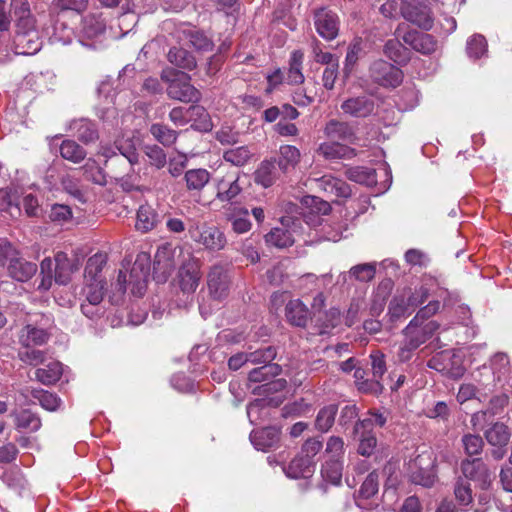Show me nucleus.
<instances>
[{
    "instance_id": "nucleus-40",
    "label": "nucleus",
    "mask_w": 512,
    "mask_h": 512,
    "mask_svg": "<svg viewBox=\"0 0 512 512\" xmlns=\"http://www.w3.org/2000/svg\"><path fill=\"white\" fill-rule=\"evenodd\" d=\"M31 395L43 409L50 412L57 411L62 405V400L57 394L43 389H33Z\"/></svg>"
},
{
    "instance_id": "nucleus-37",
    "label": "nucleus",
    "mask_w": 512,
    "mask_h": 512,
    "mask_svg": "<svg viewBox=\"0 0 512 512\" xmlns=\"http://www.w3.org/2000/svg\"><path fill=\"white\" fill-rule=\"evenodd\" d=\"M60 155L74 164L82 162L87 155L86 150L74 140H64L60 145Z\"/></svg>"
},
{
    "instance_id": "nucleus-45",
    "label": "nucleus",
    "mask_w": 512,
    "mask_h": 512,
    "mask_svg": "<svg viewBox=\"0 0 512 512\" xmlns=\"http://www.w3.org/2000/svg\"><path fill=\"white\" fill-rule=\"evenodd\" d=\"M157 222V215L153 208L148 205H142L137 212L136 229L142 232L150 231Z\"/></svg>"
},
{
    "instance_id": "nucleus-16",
    "label": "nucleus",
    "mask_w": 512,
    "mask_h": 512,
    "mask_svg": "<svg viewBox=\"0 0 512 512\" xmlns=\"http://www.w3.org/2000/svg\"><path fill=\"white\" fill-rule=\"evenodd\" d=\"M178 277L180 288L183 292H195L201 278L198 261L190 258L188 261L184 262L179 269Z\"/></svg>"
},
{
    "instance_id": "nucleus-26",
    "label": "nucleus",
    "mask_w": 512,
    "mask_h": 512,
    "mask_svg": "<svg viewBox=\"0 0 512 512\" xmlns=\"http://www.w3.org/2000/svg\"><path fill=\"white\" fill-rule=\"evenodd\" d=\"M167 60L172 65L183 70H193L197 66V61L194 55L186 49L178 46H173L167 53Z\"/></svg>"
},
{
    "instance_id": "nucleus-20",
    "label": "nucleus",
    "mask_w": 512,
    "mask_h": 512,
    "mask_svg": "<svg viewBox=\"0 0 512 512\" xmlns=\"http://www.w3.org/2000/svg\"><path fill=\"white\" fill-rule=\"evenodd\" d=\"M283 470L289 478H309L315 471V461L309 460L308 458L299 454L294 457L290 463L283 468Z\"/></svg>"
},
{
    "instance_id": "nucleus-32",
    "label": "nucleus",
    "mask_w": 512,
    "mask_h": 512,
    "mask_svg": "<svg viewBox=\"0 0 512 512\" xmlns=\"http://www.w3.org/2000/svg\"><path fill=\"white\" fill-rule=\"evenodd\" d=\"M320 187L328 194L336 197H349L351 189L349 185L341 179L332 176H323L320 179Z\"/></svg>"
},
{
    "instance_id": "nucleus-8",
    "label": "nucleus",
    "mask_w": 512,
    "mask_h": 512,
    "mask_svg": "<svg viewBox=\"0 0 512 512\" xmlns=\"http://www.w3.org/2000/svg\"><path fill=\"white\" fill-rule=\"evenodd\" d=\"M485 439L488 444L495 447L492 450V456L496 460H500L505 455V447L511 438L510 428L503 422H494L484 431Z\"/></svg>"
},
{
    "instance_id": "nucleus-18",
    "label": "nucleus",
    "mask_w": 512,
    "mask_h": 512,
    "mask_svg": "<svg viewBox=\"0 0 512 512\" xmlns=\"http://www.w3.org/2000/svg\"><path fill=\"white\" fill-rule=\"evenodd\" d=\"M341 109L351 117L365 118L374 112L375 103L370 97L362 95L346 99L342 102Z\"/></svg>"
},
{
    "instance_id": "nucleus-30",
    "label": "nucleus",
    "mask_w": 512,
    "mask_h": 512,
    "mask_svg": "<svg viewBox=\"0 0 512 512\" xmlns=\"http://www.w3.org/2000/svg\"><path fill=\"white\" fill-rule=\"evenodd\" d=\"M106 263V254L96 253L89 257L84 270V281H105L101 272Z\"/></svg>"
},
{
    "instance_id": "nucleus-50",
    "label": "nucleus",
    "mask_w": 512,
    "mask_h": 512,
    "mask_svg": "<svg viewBox=\"0 0 512 512\" xmlns=\"http://www.w3.org/2000/svg\"><path fill=\"white\" fill-rule=\"evenodd\" d=\"M189 43L198 51L209 52L213 50V41L202 31L190 30L187 33Z\"/></svg>"
},
{
    "instance_id": "nucleus-31",
    "label": "nucleus",
    "mask_w": 512,
    "mask_h": 512,
    "mask_svg": "<svg viewBox=\"0 0 512 512\" xmlns=\"http://www.w3.org/2000/svg\"><path fill=\"white\" fill-rule=\"evenodd\" d=\"M62 373V364L59 361H52L45 367L36 369L35 379L43 385L50 386L61 378Z\"/></svg>"
},
{
    "instance_id": "nucleus-59",
    "label": "nucleus",
    "mask_w": 512,
    "mask_h": 512,
    "mask_svg": "<svg viewBox=\"0 0 512 512\" xmlns=\"http://www.w3.org/2000/svg\"><path fill=\"white\" fill-rule=\"evenodd\" d=\"M18 357L23 363L31 366H37L45 361V353L33 347L19 350Z\"/></svg>"
},
{
    "instance_id": "nucleus-54",
    "label": "nucleus",
    "mask_w": 512,
    "mask_h": 512,
    "mask_svg": "<svg viewBox=\"0 0 512 512\" xmlns=\"http://www.w3.org/2000/svg\"><path fill=\"white\" fill-rule=\"evenodd\" d=\"M345 448L341 437L331 436L326 443L325 455L327 459H338L342 461Z\"/></svg>"
},
{
    "instance_id": "nucleus-44",
    "label": "nucleus",
    "mask_w": 512,
    "mask_h": 512,
    "mask_svg": "<svg viewBox=\"0 0 512 512\" xmlns=\"http://www.w3.org/2000/svg\"><path fill=\"white\" fill-rule=\"evenodd\" d=\"M338 407L335 404L321 408L316 416L315 427L321 432H327L334 424Z\"/></svg>"
},
{
    "instance_id": "nucleus-55",
    "label": "nucleus",
    "mask_w": 512,
    "mask_h": 512,
    "mask_svg": "<svg viewBox=\"0 0 512 512\" xmlns=\"http://www.w3.org/2000/svg\"><path fill=\"white\" fill-rule=\"evenodd\" d=\"M41 268V281L38 285L39 290L47 291L51 288L54 274H53V261L51 258H45L40 264Z\"/></svg>"
},
{
    "instance_id": "nucleus-3",
    "label": "nucleus",
    "mask_w": 512,
    "mask_h": 512,
    "mask_svg": "<svg viewBox=\"0 0 512 512\" xmlns=\"http://www.w3.org/2000/svg\"><path fill=\"white\" fill-rule=\"evenodd\" d=\"M190 237L209 252H218L225 248L227 239L224 232L216 225L206 222L189 229Z\"/></svg>"
},
{
    "instance_id": "nucleus-28",
    "label": "nucleus",
    "mask_w": 512,
    "mask_h": 512,
    "mask_svg": "<svg viewBox=\"0 0 512 512\" xmlns=\"http://www.w3.org/2000/svg\"><path fill=\"white\" fill-rule=\"evenodd\" d=\"M279 178L275 161H263L254 173V180L264 188L271 187Z\"/></svg>"
},
{
    "instance_id": "nucleus-52",
    "label": "nucleus",
    "mask_w": 512,
    "mask_h": 512,
    "mask_svg": "<svg viewBox=\"0 0 512 512\" xmlns=\"http://www.w3.org/2000/svg\"><path fill=\"white\" fill-rule=\"evenodd\" d=\"M117 151H119L130 163V165H133L137 163L138 157L137 154L134 151H123L121 147L118 146H111L108 144H100L98 154L105 157L106 161L113 156L117 155Z\"/></svg>"
},
{
    "instance_id": "nucleus-12",
    "label": "nucleus",
    "mask_w": 512,
    "mask_h": 512,
    "mask_svg": "<svg viewBox=\"0 0 512 512\" xmlns=\"http://www.w3.org/2000/svg\"><path fill=\"white\" fill-rule=\"evenodd\" d=\"M216 199L232 203L242 192L243 185L238 173H228L217 181Z\"/></svg>"
},
{
    "instance_id": "nucleus-33",
    "label": "nucleus",
    "mask_w": 512,
    "mask_h": 512,
    "mask_svg": "<svg viewBox=\"0 0 512 512\" xmlns=\"http://www.w3.org/2000/svg\"><path fill=\"white\" fill-rule=\"evenodd\" d=\"M304 53L301 50H294L289 59L287 80L290 84L299 85L305 80L302 73Z\"/></svg>"
},
{
    "instance_id": "nucleus-10",
    "label": "nucleus",
    "mask_w": 512,
    "mask_h": 512,
    "mask_svg": "<svg viewBox=\"0 0 512 512\" xmlns=\"http://www.w3.org/2000/svg\"><path fill=\"white\" fill-rule=\"evenodd\" d=\"M401 13L407 21L424 30H429L433 26L430 8L418 0H406V3L401 8Z\"/></svg>"
},
{
    "instance_id": "nucleus-15",
    "label": "nucleus",
    "mask_w": 512,
    "mask_h": 512,
    "mask_svg": "<svg viewBox=\"0 0 512 512\" xmlns=\"http://www.w3.org/2000/svg\"><path fill=\"white\" fill-rule=\"evenodd\" d=\"M79 269L78 259L69 258L66 253L58 252L53 261L54 281L60 285L70 282L71 276Z\"/></svg>"
},
{
    "instance_id": "nucleus-46",
    "label": "nucleus",
    "mask_w": 512,
    "mask_h": 512,
    "mask_svg": "<svg viewBox=\"0 0 512 512\" xmlns=\"http://www.w3.org/2000/svg\"><path fill=\"white\" fill-rule=\"evenodd\" d=\"M0 210L8 212L12 217L20 213L19 197L16 191L0 189Z\"/></svg>"
},
{
    "instance_id": "nucleus-19",
    "label": "nucleus",
    "mask_w": 512,
    "mask_h": 512,
    "mask_svg": "<svg viewBox=\"0 0 512 512\" xmlns=\"http://www.w3.org/2000/svg\"><path fill=\"white\" fill-rule=\"evenodd\" d=\"M7 270L12 279L18 282H26L35 275L37 265L20 257L17 251L14 257L11 258Z\"/></svg>"
},
{
    "instance_id": "nucleus-53",
    "label": "nucleus",
    "mask_w": 512,
    "mask_h": 512,
    "mask_svg": "<svg viewBox=\"0 0 512 512\" xmlns=\"http://www.w3.org/2000/svg\"><path fill=\"white\" fill-rule=\"evenodd\" d=\"M276 355L277 352L273 346H267L248 353L250 363L263 365L272 364L271 362L276 358Z\"/></svg>"
},
{
    "instance_id": "nucleus-21",
    "label": "nucleus",
    "mask_w": 512,
    "mask_h": 512,
    "mask_svg": "<svg viewBox=\"0 0 512 512\" xmlns=\"http://www.w3.org/2000/svg\"><path fill=\"white\" fill-rule=\"evenodd\" d=\"M285 317L291 325L305 327L310 320V311L300 299H292L285 306Z\"/></svg>"
},
{
    "instance_id": "nucleus-58",
    "label": "nucleus",
    "mask_w": 512,
    "mask_h": 512,
    "mask_svg": "<svg viewBox=\"0 0 512 512\" xmlns=\"http://www.w3.org/2000/svg\"><path fill=\"white\" fill-rule=\"evenodd\" d=\"M362 53V40L355 38L348 46L344 70L349 73Z\"/></svg>"
},
{
    "instance_id": "nucleus-51",
    "label": "nucleus",
    "mask_w": 512,
    "mask_h": 512,
    "mask_svg": "<svg viewBox=\"0 0 512 512\" xmlns=\"http://www.w3.org/2000/svg\"><path fill=\"white\" fill-rule=\"evenodd\" d=\"M387 418L379 412L370 411L369 416L356 422L354 430L358 433L361 429L371 431L374 426L383 427Z\"/></svg>"
},
{
    "instance_id": "nucleus-35",
    "label": "nucleus",
    "mask_w": 512,
    "mask_h": 512,
    "mask_svg": "<svg viewBox=\"0 0 512 512\" xmlns=\"http://www.w3.org/2000/svg\"><path fill=\"white\" fill-rule=\"evenodd\" d=\"M376 274V263H362L357 264L350 268L347 273H342L343 282L347 281V278H353L359 282H369Z\"/></svg>"
},
{
    "instance_id": "nucleus-29",
    "label": "nucleus",
    "mask_w": 512,
    "mask_h": 512,
    "mask_svg": "<svg viewBox=\"0 0 512 512\" xmlns=\"http://www.w3.org/2000/svg\"><path fill=\"white\" fill-rule=\"evenodd\" d=\"M301 153L292 145H282L279 148L278 167L283 173L294 169L300 162Z\"/></svg>"
},
{
    "instance_id": "nucleus-2",
    "label": "nucleus",
    "mask_w": 512,
    "mask_h": 512,
    "mask_svg": "<svg viewBox=\"0 0 512 512\" xmlns=\"http://www.w3.org/2000/svg\"><path fill=\"white\" fill-rule=\"evenodd\" d=\"M161 79L167 84L166 92L170 99L183 103H196L201 99L200 91L191 84V76L174 68H165Z\"/></svg>"
},
{
    "instance_id": "nucleus-27",
    "label": "nucleus",
    "mask_w": 512,
    "mask_h": 512,
    "mask_svg": "<svg viewBox=\"0 0 512 512\" xmlns=\"http://www.w3.org/2000/svg\"><path fill=\"white\" fill-rule=\"evenodd\" d=\"M13 416L15 427L18 430L33 433L38 431L42 426L40 416L30 409H22L19 412L14 413Z\"/></svg>"
},
{
    "instance_id": "nucleus-6",
    "label": "nucleus",
    "mask_w": 512,
    "mask_h": 512,
    "mask_svg": "<svg viewBox=\"0 0 512 512\" xmlns=\"http://www.w3.org/2000/svg\"><path fill=\"white\" fill-rule=\"evenodd\" d=\"M150 275V258L146 253L139 254L127 275L133 295L141 297L147 289Z\"/></svg>"
},
{
    "instance_id": "nucleus-23",
    "label": "nucleus",
    "mask_w": 512,
    "mask_h": 512,
    "mask_svg": "<svg viewBox=\"0 0 512 512\" xmlns=\"http://www.w3.org/2000/svg\"><path fill=\"white\" fill-rule=\"evenodd\" d=\"M70 130L79 141L86 145L96 142L99 138L96 124L87 119L73 120L70 123Z\"/></svg>"
},
{
    "instance_id": "nucleus-11",
    "label": "nucleus",
    "mask_w": 512,
    "mask_h": 512,
    "mask_svg": "<svg viewBox=\"0 0 512 512\" xmlns=\"http://www.w3.org/2000/svg\"><path fill=\"white\" fill-rule=\"evenodd\" d=\"M229 276L227 269L221 264L211 267L207 276V285L210 295L214 299H222L227 296L229 290Z\"/></svg>"
},
{
    "instance_id": "nucleus-24",
    "label": "nucleus",
    "mask_w": 512,
    "mask_h": 512,
    "mask_svg": "<svg viewBox=\"0 0 512 512\" xmlns=\"http://www.w3.org/2000/svg\"><path fill=\"white\" fill-rule=\"evenodd\" d=\"M324 134L331 140L352 142L355 139L353 128L347 123L331 119L324 127Z\"/></svg>"
},
{
    "instance_id": "nucleus-34",
    "label": "nucleus",
    "mask_w": 512,
    "mask_h": 512,
    "mask_svg": "<svg viewBox=\"0 0 512 512\" xmlns=\"http://www.w3.org/2000/svg\"><path fill=\"white\" fill-rule=\"evenodd\" d=\"M345 174L349 180L362 185L374 186L377 184V172L373 168L352 167L347 169Z\"/></svg>"
},
{
    "instance_id": "nucleus-7",
    "label": "nucleus",
    "mask_w": 512,
    "mask_h": 512,
    "mask_svg": "<svg viewBox=\"0 0 512 512\" xmlns=\"http://www.w3.org/2000/svg\"><path fill=\"white\" fill-rule=\"evenodd\" d=\"M313 19L315 29L320 37L332 41L338 36L340 19L335 12L321 7L314 10Z\"/></svg>"
},
{
    "instance_id": "nucleus-13",
    "label": "nucleus",
    "mask_w": 512,
    "mask_h": 512,
    "mask_svg": "<svg viewBox=\"0 0 512 512\" xmlns=\"http://www.w3.org/2000/svg\"><path fill=\"white\" fill-rule=\"evenodd\" d=\"M439 327V323L434 320L426 323L411 320L403 329L402 334L404 337L413 340L418 346H421L435 334Z\"/></svg>"
},
{
    "instance_id": "nucleus-22",
    "label": "nucleus",
    "mask_w": 512,
    "mask_h": 512,
    "mask_svg": "<svg viewBox=\"0 0 512 512\" xmlns=\"http://www.w3.org/2000/svg\"><path fill=\"white\" fill-rule=\"evenodd\" d=\"M317 153L326 160L351 159L356 155L355 149L336 141L321 143Z\"/></svg>"
},
{
    "instance_id": "nucleus-62",
    "label": "nucleus",
    "mask_w": 512,
    "mask_h": 512,
    "mask_svg": "<svg viewBox=\"0 0 512 512\" xmlns=\"http://www.w3.org/2000/svg\"><path fill=\"white\" fill-rule=\"evenodd\" d=\"M509 404V397L505 393L494 395L488 403L486 411L489 413V417L494 418L503 412L505 407Z\"/></svg>"
},
{
    "instance_id": "nucleus-9",
    "label": "nucleus",
    "mask_w": 512,
    "mask_h": 512,
    "mask_svg": "<svg viewBox=\"0 0 512 512\" xmlns=\"http://www.w3.org/2000/svg\"><path fill=\"white\" fill-rule=\"evenodd\" d=\"M466 479L476 482L481 489H487L492 481V473L481 458L464 459L460 465Z\"/></svg>"
},
{
    "instance_id": "nucleus-25",
    "label": "nucleus",
    "mask_w": 512,
    "mask_h": 512,
    "mask_svg": "<svg viewBox=\"0 0 512 512\" xmlns=\"http://www.w3.org/2000/svg\"><path fill=\"white\" fill-rule=\"evenodd\" d=\"M379 490V474L376 470L370 472L363 481L356 496V505L365 508V501L372 499Z\"/></svg>"
},
{
    "instance_id": "nucleus-14",
    "label": "nucleus",
    "mask_w": 512,
    "mask_h": 512,
    "mask_svg": "<svg viewBox=\"0 0 512 512\" xmlns=\"http://www.w3.org/2000/svg\"><path fill=\"white\" fill-rule=\"evenodd\" d=\"M281 439V430L275 426H269L250 433V441L252 445L260 451H268L276 449Z\"/></svg>"
},
{
    "instance_id": "nucleus-57",
    "label": "nucleus",
    "mask_w": 512,
    "mask_h": 512,
    "mask_svg": "<svg viewBox=\"0 0 512 512\" xmlns=\"http://www.w3.org/2000/svg\"><path fill=\"white\" fill-rule=\"evenodd\" d=\"M377 445V438L371 431L363 430L359 438L358 453L369 457L373 454Z\"/></svg>"
},
{
    "instance_id": "nucleus-63",
    "label": "nucleus",
    "mask_w": 512,
    "mask_h": 512,
    "mask_svg": "<svg viewBox=\"0 0 512 512\" xmlns=\"http://www.w3.org/2000/svg\"><path fill=\"white\" fill-rule=\"evenodd\" d=\"M145 154L149 159V163L157 169L164 167L167 162L164 150L157 145L146 146Z\"/></svg>"
},
{
    "instance_id": "nucleus-17",
    "label": "nucleus",
    "mask_w": 512,
    "mask_h": 512,
    "mask_svg": "<svg viewBox=\"0 0 512 512\" xmlns=\"http://www.w3.org/2000/svg\"><path fill=\"white\" fill-rule=\"evenodd\" d=\"M403 41L423 55L433 54L438 47V42L434 36L416 30L406 32Z\"/></svg>"
},
{
    "instance_id": "nucleus-4",
    "label": "nucleus",
    "mask_w": 512,
    "mask_h": 512,
    "mask_svg": "<svg viewBox=\"0 0 512 512\" xmlns=\"http://www.w3.org/2000/svg\"><path fill=\"white\" fill-rule=\"evenodd\" d=\"M36 317L41 318L40 324L37 320H31L19 332V343L23 348L44 345L50 338L51 317L49 315H37Z\"/></svg>"
},
{
    "instance_id": "nucleus-43",
    "label": "nucleus",
    "mask_w": 512,
    "mask_h": 512,
    "mask_svg": "<svg viewBox=\"0 0 512 512\" xmlns=\"http://www.w3.org/2000/svg\"><path fill=\"white\" fill-rule=\"evenodd\" d=\"M106 281H84L82 294L85 301L91 304H100L105 293Z\"/></svg>"
},
{
    "instance_id": "nucleus-47",
    "label": "nucleus",
    "mask_w": 512,
    "mask_h": 512,
    "mask_svg": "<svg viewBox=\"0 0 512 512\" xmlns=\"http://www.w3.org/2000/svg\"><path fill=\"white\" fill-rule=\"evenodd\" d=\"M282 368L278 364H265L249 372L248 378L251 382L267 381L278 376Z\"/></svg>"
},
{
    "instance_id": "nucleus-41",
    "label": "nucleus",
    "mask_w": 512,
    "mask_h": 512,
    "mask_svg": "<svg viewBox=\"0 0 512 512\" xmlns=\"http://www.w3.org/2000/svg\"><path fill=\"white\" fill-rule=\"evenodd\" d=\"M343 462L338 459H326L321 468L322 478L333 484L338 485L342 479Z\"/></svg>"
},
{
    "instance_id": "nucleus-5",
    "label": "nucleus",
    "mask_w": 512,
    "mask_h": 512,
    "mask_svg": "<svg viewBox=\"0 0 512 512\" xmlns=\"http://www.w3.org/2000/svg\"><path fill=\"white\" fill-rule=\"evenodd\" d=\"M369 76L374 83L384 88H396L403 81L401 69L382 59L371 64Z\"/></svg>"
},
{
    "instance_id": "nucleus-64",
    "label": "nucleus",
    "mask_w": 512,
    "mask_h": 512,
    "mask_svg": "<svg viewBox=\"0 0 512 512\" xmlns=\"http://www.w3.org/2000/svg\"><path fill=\"white\" fill-rule=\"evenodd\" d=\"M370 359L372 376L381 380L387 371L384 354L380 351H374L370 354Z\"/></svg>"
},
{
    "instance_id": "nucleus-56",
    "label": "nucleus",
    "mask_w": 512,
    "mask_h": 512,
    "mask_svg": "<svg viewBox=\"0 0 512 512\" xmlns=\"http://www.w3.org/2000/svg\"><path fill=\"white\" fill-rule=\"evenodd\" d=\"M462 444L465 453L468 456L478 455L482 452L484 441L481 436L475 434H466L462 437Z\"/></svg>"
},
{
    "instance_id": "nucleus-49",
    "label": "nucleus",
    "mask_w": 512,
    "mask_h": 512,
    "mask_svg": "<svg viewBox=\"0 0 512 512\" xmlns=\"http://www.w3.org/2000/svg\"><path fill=\"white\" fill-rule=\"evenodd\" d=\"M251 156L252 153L247 146L230 148L223 153V159L234 166L245 165Z\"/></svg>"
},
{
    "instance_id": "nucleus-60",
    "label": "nucleus",
    "mask_w": 512,
    "mask_h": 512,
    "mask_svg": "<svg viewBox=\"0 0 512 512\" xmlns=\"http://www.w3.org/2000/svg\"><path fill=\"white\" fill-rule=\"evenodd\" d=\"M486 49V39L482 35H474L467 42V53L471 58H480L485 54Z\"/></svg>"
},
{
    "instance_id": "nucleus-38",
    "label": "nucleus",
    "mask_w": 512,
    "mask_h": 512,
    "mask_svg": "<svg viewBox=\"0 0 512 512\" xmlns=\"http://www.w3.org/2000/svg\"><path fill=\"white\" fill-rule=\"evenodd\" d=\"M188 191H201L210 180V173L206 169H190L184 175Z\"/></svg>"
},
{
    "instance_id": "nucleus-36",
    "label": "nucleus",
    "mask_w": 512,
    "mask_h": 512,
    "mask_svg": "<svg viewBox=\"0 0 512 512\" xmlns=\"http://www.w3.org/2000/svg\"><path fill=\"white\" fill-rule=\"evenodd\" d=\"M81 171L83 172V177L87 181L99 186H105L107 184L106 173L95 159L89 158L81 167Z\"/></svg>"
},
{
    "instance_id": "nucleus-1",
    "label": "nucleus",
    "mask_w": 512,
    "mask_h": 512,
    "mask_svg": "<svg viewBox=\"0 0 512 512\" xmlns=\"http://www.w3.org/2000/svg\"><path fill=\"white\" fill-rule=\"evenodd\" d=\"M15 23L13 49L18 55H34L40 51L42 40L28 0H11Z\"/></svg>"
},
{
    "instance_id": "nucleus-39",
    "label": "nucleus",
    "mask_w": 512,
    "mask_h": 512,
    "mask_svg": "<svg viewBox=\"0 0 512 512\" xmlns=\"http://www.w3.org/2000/svg\"><path fill=\"white\" fill-rule=\"evenodd\" d=\"M267 244L278 247L286 248L294 243V238L290 230L283 227H275L265 236Z\"/></svg>"
},
{
    "instance_id": "nucleus-61",
    "label": "nucleus",
    "mask_w": 512,
    "mask_h": 512,
    "mask_svg": "<svg viewBox=\"0 0 512 512\" xmlns=\"http://www.w3.org/2000/svg\"><path fill=\"white\" fill-rule=\"evenodd\" d=\"M322 47V43L316 38L311 42V50L316 63L327 65L338 60V58L332 53L324 52Z\"/></svg>"
},
{
    "instance_id": "nucleus-48",
    "label": "nucleus",
    "mask_w": 512,
    "mask_h": 512,
    "mask_svg": "<svg viewBox=\"0 0 512 512\" xmlns=\"http://www.w3.org/2000/svg\"><path fill=\"white\" fill-rule=\"evenodd\" d=\"M150 133L153 137L164 146H171L177 139V132L168 126L160 123L152 124Z\"/></svg>"
},
{
    "instance_id": "nucleus-42",
    "label": "nucleus",
    "mask_w": 512,
    "mask_h": 512,
    "mask_svg": "<svg viewBox=\"0 0 512 512\" xmlns=\"http://www.w3.org/2000/svg\"><path fill=\"white\" fill-rule=\"evenodd\" d=\"M384 54L397 64L406 63L409 60L408 50L398 39L388 40L383 49Z\"/></svg>"
}]
</instances>
